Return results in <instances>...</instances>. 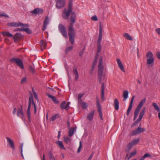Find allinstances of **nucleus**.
<instances>
[{
    "instance_id": "34",
    "label": "nucleus",
    "mask_w": 160,
    "mask_h": 160,
    "mask_svg": "<svg viewBox=\"0 0 160 160\" xmlns=\"http://www.w3.org/2000/svg\"><path fill=\"white\" fill-rule=\"evenodd\" d=\"M139 139L138 138L136 139L133 140L131 142L133 145H135L137 144L139 141Z\"/></svg>"
},
{
    "instance_id": "20",
    "label": "nucleus",
    "mask_w": 160,
    "mask_h": 160,
    "mask_svg": "<svg viewBox=\"0 0 160 160\" xmlns=\"http://www.w3.org/2000/svg\"><path fill=\"white\" fill-rule=\"evenodd\" d=\"M22 37V36L19 33H17L13 37V38L15 40H19Z\"/></svg>"
},
{
    "instance_id": "42",
    "label": "nucleus",
    "mask_w": 160,
    "mask_h": 160,
    "mask_svg": "<svg viewBox=\"0 0 160 160\" xmlns=\"http://www.w3.org/2000/svg\"><path fill=\"white\" fill-rule=\"evenodd\" d=\"M29 70L30 72L32 73H34L35 72V70L34 69V68L32 66H29Z\"/></svg>"
},
{
    "instance_id": "43",
    "label": "nucleus",
    "mask_w": 160,
    "mask_h": 160,
    "mask_svg": "<svg viewBox=\"0 0 160 160\" xmlns=\"http://www.w3.org/2000/svg\"><path fill=\"white\" fill-rule=\"evenodd\" d=\"M132 105L129 104V107H128V108L127 110V115H128L129 114L130 112L132 109Z\"/></svg>"
},
{
    "instance_id": "16",
    "label": "nucleus",
    "mask_w": 160,
    "mask_h": 160,
    "mask_svg": "<svg viewBox=\"0 0 160 160\" xmlns=\"http://www.w3.org/2000/svg\"><path fill=\"white\" fill-rule=\"evenodd\" d=\"M78 102L83 109H85L87 108L88 107V104L82 102V99L79 100Z\"/></svg>"
},
{
    "instance_id": "54",
    "label": "nucleus",
    "mask_w": 160,
    "mask_h": 160,
    "mask_svg": "<svg viewBox=\"0 0 160 160\" xmlns=\"http://www.w3.org/2000/svg\"><path fill=\"white\" fill-rule=\"evenodd\" d=\"M137 152L136 150H135L134 151L132 152L130 154L131 156L133 157L137 153Z\"/></svg>"
},
{
    "instance_id": "10",
    "label": "nucleus",
    "mask_w": 160,
    "mask_h": 160,
    "mask_svg": "<svg viewBox=\"0 0 160 160\" xmlns=\"http://www.w3.org/2000/svg\"><path fill=\"white\" fill-rule=\"evenodd\" d=\"M6 138L7 140V142L9 146L13 150H14L15 147L13 141L10 138L8 137H7Z\"/></svg>"
},
{
    "instance_id": "39",
    "label": "nucleus",
    "mask_w": 160,
    "mask_h": 160,
    "mask_svg": "<svg viewBox=\"0 0 160 160\" xmlns=\"http://www.w3.org/2000/svg\"><path fill=\"white\" fill-rule=\"evenodd\" d=\"M72 0H69V4L68 6V9L72 11Z\"/></svg>"
},
{
    "instance_id": "21",
    "label": "nucleus",
    "mask_w": 160,
    "mask_h": 160,
    "mask_svg": "<svg viewBox=\"0 0 160 160\" xmlns=\"http://www.w3.org/2000/svg\"><path fill=\"white\" fill-rule=\"evenodd\" d=\"M56 143L60 147V148L62 149H63L65 150L66 149L64 147L63 143L62 141H58Z\"/></svg>"
},
{
    "instance_id": "60",
    "label": "nucleus",
    "mask_w": 160,
    "mask_h": 160,
    "mask_svg": "<svg viewBox=\"0 0 160 160\" xmlns=\"http://www.w3.org/2000/svg\"><path fill=\"white\" fill-rule=\"evenodd\" d=\"M23 146V144L22 143H21L20 146V149L21 151V152H22V148Z\"/></svg>"
},
{
    "instance_id": "27",
    "label": "nucleus",
    "mask_w": 160,
    "mask_h": 160,
    "mask_svg": "<svg viewBox=\"0 0 160 160\" xmlns=\"http://www.w3.org/2000/svg\"><path fill=\"white\" fill-rule=\"evenodd\" d=\"M67 104L65 101H63L62 102L61 105V108L62 109H68L67 106H66Z\"/></svg>"
},
{
    "instance_id": "40",
    "label": "nucleus",
    "mask_w": 160,
    "mask_h": 160,
    "mask_svg": "<svg viewBox=\"0 0 160 160\" xmlns=\"http://www.w3.org/2000/svg\"><path fill=\"white\" fill-rule=\"evenodd\" d=\"M59 117V115L58 114H56L52 116L51 119V121H54L56 118Z\"/></svg>"
},
{
    "instance_id": "48",
    "label": "nucleus",
    "mask_w": 160,
    "mask_h": 160,
    "mask_svg": "<svg viewBox=\"0 0 160 160\" xmlns=\"http://www.w3.org/2000/svg\"><path fill=\"white\" fill-rule=\"evenodd\" d=\"M91 19L94 21H97L98 19L96 15H94L91 17Z\"/></svg>"
},
{
    "instance_id": "35",
    "label": "nucleus",
    "mask_w": 160,
    "mask_h": 160,
    "mask_svg": "<svg viewBox=\"0 0 160 160\" xmlns=\"http://www.w3.org/2000/svg\"><path fill=\"white\" fill-rule=\"evenodd\" d=\"M152 106L158 112L160 111V109L158 106V105L156 103H152Z\"/></svg>"
},
{
    "instance_id": "26",
    "label": "nucleus",
    "mask_w": 160,
    "mask_h": 160,
    "mask_svg": "<svg viewBox=\"0 0 160 160\" xmlns=\"http://www.w3.org/2000/svg\"><path fill=\"white\" fill-rule=\"evenodd\" d=\"M128 91L125 90L123 92V97L124 98L123 101H125L126 99L128 98Z\"/></svg>"
},
{
    "instance_id": "62",
    "label": "nucleus",
    "mask_w": 160,
    "mask_h": 160,
    "mask_svg": "<svg viewBox=\"0 0 160 160\" xmlns=\"http://www.w3.org/2000/svg\"><path fill=\"white\" fill-rule=\"evenodd\" d=\"M16 108H14L13 109V114H15L16 113Z\"/></svg>"
},
{
    "instance_id": "18",
    "label": "nucleus",
    "mask_w": 160,
    "mask_h": 160,
    "mask_svg": "<svg viewBox=\"0 0 160 160\" xmlns=\"http://www.w3.org/2000/svg\"><path fill=\"white\" fill-rule=\"evenodd\" d=\"M114 106L115 109L118 110L119 109V102L118 99L116 98L115 99L114 102Z\"/></svg>"
},
{
    "instance_id": "55",
    "label": "nucleus",
    "mask_w": 160,
    "mask_h": 160,
    "mask_svg": "<svg viewBox=\"0 0 160 160\" xmlns=\"http://www.w3.org/2000/svg\"><path fill=\"white\" fill-rule=\"evenodd\" d=\"M98 44V52L99 53L100 52V51L101 50V47L100 46V44Z\"/></svg>"
},
{
    "instance_id": "19",
    "label": "nucleus",
    "mask_w": 160,
    "mask_h": 160,
    "mask_svg": "<svg viewBox=\"0 0 160 160\" xmlns=\"http://www.w3.org/2000/svg\"><path fill=\"white\" fill-rule=\"evenodd\" d=\"M73 72L75 76V79L76 80H77L79 77V74L77 70V69L76 67H74L73 68Z\"/></svg>"
},
{
    "instance_id": "56",
    "label": "nucleus",
    "mask_w": 160,
    "mask_h": 160,
    "mask_svg": "<svg viewBox=\"0 0 160 160\" xmlns=\"http://www.w3.org/2000/svg\"><path fill=\"white\" fill-rule=\"evenodd\" d=\"M8 17V16L7 15L5 14L4 13L0 14V17Z\"/></svg>"
},
{
    "instance_id": "30",
    "label": "nucleus",
    "mask_w": 160,
    "mask_h": 160,
    "mask_svg": "<svg viewBox=\"0 0 160 160\" xmlns=\"http://www.w3.org/2000/svg\"><path fill=\"white\" fill-rule=\"evenodd\" d=\"M2 34L3 35L5 36H8L10 38L13 37V35L12 34L8 32H3L2 33Z\"/></svg>"
},
{
    "instance_id": "7",
    "label": "nucleus",
    "mask_w": 160,
    "mask_h": 160,
    "mask_svg": "<svg viewBox=\"0 0 160 160\" xmlns=\"http://www.w3.org/2000/svg\"><path fill=\"white\" fill-rule=\"evenodd\" d=\"M8 25L10 27H18L20 26H23L24 27H28V25L27 24H23L20 22H12L8 23Z\"/></svg>"
},
{
    "instance_id": "45",
    "label": "nucleus",
    "mask_w": 160,
    "mask_h": 160,
    "mask_svg": "<svg viewBox=\"0 0 160 160\" xmlns=\"http://www.w3.org/2000/svg\"><path fill=\"white\" fill-rule=\"evenodd\" d=\"M27 81V78L26 77H23L21 80V83L22 84L26 82Z\"/></svg>"
},
{
    "instance_id": "61",
    "label": "nucleus",
    "mask_w": 160,
    "mask_h": 160,
    "mask_svg": "<svg viewBox=\"0 0 160 160\" xmlns=\"http://www.w3.org/2000/svg\"><path fill=\"white\" fill-rule=\"evenodd\" d=\"M33 95H34V97L35 98L37 99L38 98H37V94L35 92H33Z\"/></svg>"
},
{
    "instance_id": "9",
    "label": "nucleus",
    "mask_w": 160,
    "mask_h": 160,
    "mask_svg": "<svg viewBox=\"0 0 160 160\" xmlns=\"http://www.w3.org/2000/svg\"><path fill=\"white\" fill-rule=\"evenodd\" d=\"M145 131V129L144 128H142L140 127H139L131 133V135H135L141 133V132Z\"/></svg>"
},
{
    "instance_id": "4",
    "label": "nucleus",
    "mask_w": 160,
    "mask_h": 160,
    "mask_svg": "<svg viewBox=\"0 0 160 160\" xmlns=\"http://www.w3.org/2000/svg\"><path fill=\"white\" fill-rule=\"evenodd\" d=\"M146 57L148 58L147 63L149 65L152 66L154 62V58L152 53L151 51L148 52L146 54Z\"/></svg>"
},
{
    "instance_id": "8",
    "label": "nucleus",
    "mask_w": 160,
    "mask_h": 160,
    "mask_svg": "<svg viewBox=\"0 0 160 160\" xmlns=\"http://www.w3.org/2000/svg\"><path fill=\"white\" fill-rule=\"evenodd\" d=\"M103 69V66H98V75L99 77V82L100 83L102 81Z\"/></svg>"
},
{
    "instance_id": "46",
    "label": "nucleus",
    "mask_w": 160,
    "mask_h": 160,
    "mask_svg": "<svg viewBox=\"0 0 160 160\" xmlns=\"http://www.w3.org/2000/svg\"><path fill=\"white\" fill-rule=\"evenodd\" d=\"M98 112L99 113V115L100 118L102 120H103L102 115V110H99V111H98Z\"/></svg>"
},
{
    "instance_id": "64",
    "label": "nucleus",
    "mask_w": 160,
    "mask_h": 160,
    "mask_svg": "<svg viewBox=\"0 0 160 160\" xmlns=\"http://www.w3.org/2000/svg\"><path fill=\"white\" fill-rule=\"evenodd\" d=\"M41 160H45L44 154L43 155L42 158V159Z\"/></svg>"
},
{
    "instance_id": "13",
    "label": "nucleus",
    "mask_w": 160,
    "mask_h": 160,
    "mask_svg": "<svg viewBox=\"0 0 160 160\" xmlns=\"http://www.w3.org/2000/svg\"><path fill=\"white\" fill-rule=\"evenodd\" d=\"M49 17L47 16L46 17L43 22V27L42 30L44 31L46 29L48 25L49 24Z\"/></svg>"
},
{
    "instance_id": "3",
    "label": "nucleus",
    "mask_w": 160,
    "mask_h": 160,
    "mask_svg": "<svg viewBox=\"0 0 160 160\" xmlns=\"http://www.w3.org/2000/svg\"><path fill=\"white\" fill-rule=\"evenodd\" d=\"M146 101V98H144L142 99L140 102H139V104L137 106V108L135 110V111L134 112V120H135L137 118L139 112L141 109V108L142 107L143 104Z\"/></svg>"
},
{
    "instance_id": "41",
    "label": "nucleus",
    "mask_w": 160,
    "mask_h": 160,
    "mask_svg": "<svg viewBox=\"0 0 160 160\" xmlns=\"http://www.w3.org/2000/svg\"><path fill=\"white\" fill-rule=\"evenodd\" d=\"M102 60L103 57L102 56H101L100 57L98 66H103L102 65Z\"/></svg>"
},
{
    "instance_id": "2",
    "label": "nucleus",
    "mask_w": 160,
    "mask_h": 160,
    "mask_svg": "<svg viewBox=\"0 0 160 160\" xmlns=\"http://www.w3.org/2000/svg\"><path fill=\"white\" fill-rule=\"evenodd\" d=\"M11 62L16 63L21 69H23L24 67L22 61L18 58H13L10 60Z\"/></svg>"
},
{
    "instance_id": "12",
    "label": "nucleus",
    "mask_w": 160,
    "mask_h": 160,
    "mask_svg": "<svg viewBox=\"0 0 160 160\" xmlns=\"http://www.w3.org/2000/svg\"><path fill=\"white\" fill-rule=\"evenodd\" d=\"M43 12V10L42 9L39 8H35L33 10L30 11V12L32 13L38 14H41Z\"/></svg>"
},
{
    "instance_id": "22",
    "label": "nucleus",
    "mask_w": 160,
    "mask_h": 160,
    "mask_svg": "<svg viewBox=\"0 0 160 160\" xmlns=\"http://www.w3.org/2000/svg\"><path fill=\"white\" fill-rule=\"evenodd\" d=\"M47 95L49 98H51L52 100L56 104H58L59 103V101L55 97L50 95L48 94H47Z\"/></svg>"
},
{
    "instance_id": "44",
    "label": "nucleus",
    "mask_w": 160,
    "mask_h": 160,
    "mask_svg": "<svg viewBox=\"0 0 160 160\" xmlns=\"http://www.w3.org/2000/svg\"><path fill=\"white\" fill-rule=\"evenodd\" d=\"M23 31H25L27 32L28 34L31 33V30L28 28H25L23 29Z\"/></svg>"
},
{
    "instance_id": "23",
    "label": "nucleus",
    "mask_w": 160,
    "mask_h": 160,
    "mask_svg": "<svg viewBox=\"0 0 160 160\" xmlns=\"http://www.w3.org/2000/svg\"><path fill=\"white\" fill-rule=\"evenodd\" d=\"M101 97L102 98H103L104 97V90H105V86L104 83H102L101 85Z\"/></svg>"
},
{
    "instance_id": "52",
    "label": "nucleus",
    "mask_w": 160,
    "mask_h": 160,
    "mask_svg": "<svg viewBox=\"0 0 160 160\" xmlns=\"http://www.w3.org/2000/svg\"><path fill=\"white\" fill-rule=\"evenodd\" d=\"M134 98H135V96H133L132 97V98H131V101L130 102V105H132V104H133V102Z\"/></svg>"
},
{
    "instance_id": "49",
    "label": "nucleus",
    "mask_w": 160,
    "mask_h": 160,
    "mask_svg": "<svg viewBox=\"0 0 160 160\" xmlns=\"http://www.w3.org/2000/svg\"><path fill=\"white\" fill-rule=\"evenodd\" d=\"M102 37L99 36L98 39L97 41L98 44H100L101 41L102 40Z\"/></svg>"
},
{
    "instance_id": "15",
    "label": "nucleus",
    "mask_w": 160,
    "mask_h": 160,
    "mask_svg": "<svg viewBox=\"0 0 160 160\" xmlns=\"http://www.w3.org/2000/svg\"><path fill=\"white\" fill-rule=\"evenodd\" d=\"M117 61L118 67L120 68L121 70L123 72H125L123 65L121 62L120 59L119 58H117Z\"/></svg>"
},
{
    "instance_id": "59",
    "label": "nucleus",
    "mask_w": 160,
    "mask_h": 160,
    "mask_svg": "<svg viewBox=\"0 0 160 160\" xmlns=\"http://www.w3.org/2000/svg\"><path fill=\"white\" fill-rule=\"evenodd\" d=\"M23 29L21 28H17L14 30L15 31H23Z\"/></svg>"
},
{
    "instance_id": "24",
    "label": "nucleus",
    "mask_w": 160,
    "mask_h": 160,
    "mask_svg": "<svg viewBox=\"0 0 160 160\" xmlns=\"http://www.w3.org/2000/svg\"><path fill=\"white\" fill-rule=\"evenodd\" d=\"M146 111V108L145 107L143 108L142 109V110L140 112L139 118H140V119H142V118L144 114L145 113V112Z\"/></svg>"
},
{
    "instance_id": "14",
    "label": "nucleus",
    "mask_w": 160,
    "mask_h": 160,
    "mask_svg": "<svg viewBox=\"0 0 160 160\" xmlns=\"http://www.w3.org/2000/svg\"><path fill=\"white\" fill-rule=\"evenodd\" d=\"M31 103H32L34 107V112L35 113H36V107L34 102L33 97L32 96H31L29 97L28 104L31 105Z\"/></svg>"
},
{
    "instance_id": "47",
    "label": "nucleus",
    "mask_w": 160,
    "mask_h": 160,
    "mask_svg": "<svg viewBox=\"0 0 160 160\" xmlns=\"http://www.w3.org/2000/svg\"><path fill=\"white\" fill-rule=\"evenodd\" d=\"M102 30L101 26V25L99 26V36L102 37Z\"/></svg>"
},
{
    "instance_id": "11",
    "label": "nucleus",
    "mask_w": 160,
    "mask_h": 160,
    "mask_svg": "<svg viewBox=\"0 0 160 160\" xmlns=\"http://www.w3.org/2000/svg\"><path fill=\"white\" fill-rule=\"evenodd\" d=\"M95 111L93 110L90 112L87 115V119L90 121H92L93 120Z\"/></svg>"
},
{
    "instance_id": "51",
    "label": "nucleus",
    "mask_w": 160,
    "mask_h": 160,
    "mask_svg": "<svg viewBox=\"0 0 160 160\" xmlns=\"http://www.w3.org/2000/svg\"><path fill=\"white\" fill-rule=\"evenodd\" d=\"M49 157L51 159H54V157L52 155V153L51 152H49Z\"/></svg>"
},
{
    "instance_id": "17",
    "label": "nucleus",
    "mask_w": 160,
    "mask_h": 160,
    "mask_svg": "<svg viewBox=\"0 0 160 160\" xmlns=\"http://www.w3.org/2000/svg\"><path fill=\"white\" fill-rule=\"evenodd\" d=\"M17 115L22 119L24 118V115L22 108H18L17 112Z\"/></svg>"
},
{
    "instance_id": "50",
    "label": "nucleus",
    "mask_w": 160,
    "mask_h": 160,
    "mask_svg": "<svg viewBox=\"0 0 160 160\" xmlns=\"http://www.w3.org/2000/svg\"><path fill=\"white\" fill-rule=\"evenodd\" d=\"M141 120V119H140V118H138L133 123L132 125L134 126L136 125L138 123H139L140 122Z\"/></svg>"
},
{
    "instance_id": "31",
    "label": "nucleus",
    "mask_w": 160,
    "mask_h": 160,
    "mask_svg": "<svg viewBox=\"0 0 160 160\" xmlns=\"http://www.w3.org/2000/svg\"><path fill=\"white\" fill-rule=\"evenodd\" d=\"M96 103H97V106L98 108V111H99V110H102L101 108V107L100 105V103L99 99L98 98H97L96 100Z\"/></svg>"
},
{
    "instance_id": "58",
    "label": "nucleus",
    "mask_w": 160,
    "mask_h": 160,
    "mask_svg": "<svg viewBox=\"0 0 160 160\" xmlns=\"http://www.w3.org/2000/svg\"><path fill=\"white\" fill-rule=\"evenodd\" d=\"M156 55L158 59L160 60V52H158L156 53Z\"/></svg>"
},
{
    "instance_id": "63",
    "label": "nucleus",
    "mask_w": 160,
    "mask_h": 160,
    "mask_svg": "<svg viewBox=\"0 0 160 160\" xmlns=\"http://www.w3.org/2000/svg\"><path fill=\"white\" fill-rule=\"evenodd\" d=\"M92 156H93V154H91L90 155V156H89V157L88 158V160H91L92 158Z\"/></svg>"
},
{
    "instance_id": "1",
    "label": "nucleus",
    "mask_w": 160,
    "mask_h": 160,
    "mask_svg": "<svg viewBox=\"0 0 160 160\" xmlns=\"http://www.w3.org/2000/svg\"><path fill=\"white\" fill-rule=\"evenodd\" d=\"M71 13V16L70 18L71 22L68 27V35L69 41L72 44H73L74 42L75 35V31L73 28V26L75 22L76 18V13L74 12H72V10L68 9V11H67V9L65 8L62 12V16L64 19H68Z\"/></svg>"
},
{
    "instance_id": "28",
    "label": "nucleus",
    "mask_w": 160,
    "mask_h": 160,
    "mask_svg": "<svg viewBox=\"0 0 160 160\" xmlns=\"http://www.w3.org/2000/svg\"><path fill=\"white\" fill-rule=\"evenodd\" d=\"M133 145L132 144L131 142L129 143L127 147V148L126 149V152H129L130 150L133 148Z\"/></svg>"
},
{
    "instance_id": "57",
    "label": "nucleus",
    "mask_w": 160,
    "mask_h": 160,
    "mask_svg": "<svg viewBox=\"0 0 160 160\" xmlns=\"http://www.w3.org/2000/svg\"><path fill=\"white\" fill-rule=\"evenodd\" d=\"M84 94H79L78 95V98L79 99V100L81 99V98L82 97V96H83Z\"/></svg>"
},
{
    "instance_id": "32",
    "label": "nucleus",
    "mask_w": 160,
    "mask_h": 160,
    "mask_svg": "<svg viewBox=\"0 0 160 160\" xmlns=\"http://www.w3.org/2000/svg\"><path fill=\"white\" fill-rule=\"evenodd\" d=\"M123 36L125 38L127 39L130 40H132V37L130 36V35L128 34V33H125L123 34Z\"/></svg>"
},
{
    "instance_id": "5",
    "label": "nucleus",
    "mask_w": 160,
    "mask_h": 160,
    "mask_svg": "<svg viewBox=\"0 0 160 160\" xmlns=\"http://www.w3.org/2000/svg\"><path fill=\"white\" fill-rule=\"evenodd\" d=\"M55 6L57 9H60L64 7L65 5L66 2L65 0H57L56 1Z\"/></svg>"
},
{
    "instance_id": "37",
    "label": "nucleus",
    "mask_w": 160,
    "mask_h": 160,
    "mask_svg": "<svg viewBox=\"0 0 160 160\" xmlns=\"http://www.w3.org/2000/svg\"><path fill=\"white\" fill-rule=\"evenodd\" d=\"M73 48V46H70L66 48L65 50V53L67 54L69 52L72 51Z\"/></svg>"
},
{
    "instance_id": "33",
    "label": "nucleus",
    "mask_w": 160,
    "mask_h": 160,
    "mask_svg": "<svg viewBox=\"0 0 160 160\" xmlns=\"http://www.w3.org/2000/svg\"><path fill=\"white\" fill-rule=\"evenodd\" d=\"M40 44L41 47L42 48L44 49L47 46L46 43L44 40H41L40 42Z\"/></svg>"
},
{
    "instance_id": "25",
    "label": "nucleus",
    "mask_w": 160,
    "mask_h": 160,
    "mask_svg": "<svg viewBox=\"0 0 160 160\" xmlns=\"http://www.w3.org/2000/svg\"><path fill=\"white\" fill-rule=\"evenodd\" d=\"M31 105L28 104V107L27 111V114L29 120L30 121L31 113L30 112Z\"/></svg>"
},
{
    "instance_id": "38",
    "label": "nucleus",
    "mask_w": 160,
    "mask_h": 160,
    "mask_svg": "<svg viewBox=\"0 0 160 160\" xmlns=\"http://www.w3.org/2000/svg\"><path fill=\"white\" fill-rule=\"evenodd\" d=\"M64 140L65 143L67 144L70 143L71 142V140L68 137H64Z\"/></svg>"
},
{
    "instance_id": "29",
    "label": "nucleus",
    "mask_w": 160,
    "mask_h": 160,
    "mask_svg": "<svg viewBox=\"0 0 160 160\" xmlns=\"http://www.w3.org/2000/svg\"><path fill=\"white\" fill-rule=\"evenodd\" d=\"M75 130H74L73 128H71L69 129V135L70 137H71L73 135Z\"/></svg>"
},
{
    "instance_id": "53",
    "label": "nucleus",
    "mask_w": 160,
    "mask_h": 160,
    "mask_svg": "<svg viewBox=\"0 0 160 160\" xmlns=\"http://www.w3.org/2000/svg\"><path fill=\"white\" fill-rule=\"evenodd\" d=\"M157 34L160 35V28H158L156 29L155 30Z\"/></svg>"
},
{
    "instance_id": "6",
    "label": "nucleus",
    "mask_w": 160,
    "mask_h": 160,
    "mask_svg": "<svg viewBox=\"0 0 160 160\" xmlns=\"http://www.w3.org/2000/svg\"><path fill=\"white\" fill-rule=\"evenodd\" d=\"M58 28L62 35L67 38L68 36L65 27L62 24H60L58 26Z\"/></svg>"
},
{
    "instance_id": "36",
    "label": "nucleus",
    "mask_w": 160,
    "mask_h": 160,
    "mask_svg": "<svg viewBox=\"0 0 160 160\" xmlns=\"http://www.w3.org/2000/svg\"><path fill=\"white\" fill-rule=\"evenodd\" d=\"M150 155L148 153H146L144 155L142 156L139 160H144L146 158L149 157Z\"/></svg>"
}]
</instances>
